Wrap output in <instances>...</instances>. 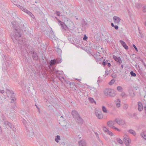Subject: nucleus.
Returning a JSON list of instances; mask_svg holds the SVG:
<instances>
[{
  "label": "nucleus",
  "instance_id": "obj_1",
  "mask_svg": "<svg viewBox=\"0 0 146 146\" xmlns=\"http://www.w3.org/2000/svg\"><path fill=\"white\" fill-rule=\"evenodd\" d=\"M12 27L14 29L15 34L10 35L11 38L14 43H18L19 44L24 45L25 41L23 40L21 37V32L20 27L18 25V23L14 21L12 23Z\"/></svg>",
  "mask_w": 146,
  "mask_h": 146
},
{
  "label": "nucleus",
  "instance_id": "obj_2",
  "mask_svg": "<svg viewBox=\"0 0 146 146\" xmlns=\"http://www.w3.org/2000/svg\"><path fill=\"white\" fill-rule=\"evenodd\" d=\"M26 121L23 122L27 130V135L30 137H32L34 135L33 129L32 127V125L30 123L25 124Z\"/></svg>",
  "mask_w": 146,
  "mask_h": 146
},
{
  "label": "nucleus",
  "instance_id": "obj_3",
  "mask_svg": "<svg viewBox=\"0 0 146 146\" xmlns=\"http://www.w3.org/2000/svg\"><path fill=\"white\" fill-rule=\"evenodd\" d=\"M104 94L106 96H110L112 97H113L116 95L115 91L113 90L107 88L104 91Z\"/></svg>",
  "mask_w": 146,
  "mask_h": 146
},
{
  "label": "nucleus",
  "instance_id": "obj_4",
  "mask_svg": "<svg viewBox=\"0 0 146 146\" xmlns=\"http://www.w3.org/2000/svg\"><path fill=\"white\" fill-rule=\"evenodd\" d=\"M61 60H59L57 59H55L51 60L50 61L49 63L48 64V65L49 68H50L53 65L56 64L57 63H61Z\"/></svg>",
  "mask_w": 146,
  "mask_h": 146
},
{
  "label": "nucleus",
  "instance_id": "obj_5",
  "mask_svg": "<svg viewBox=\"0 0 146 146\" xmlns=\"http://www.w3.org/2000/svg\"><path fill=\"white\" fill-rule=\"evenodd\" d=\"M95 111V115L99 119H102L103 117V115L101 110L96 108Z\"/></svg>",
  "mask_w": 146,
  "mask_h": 146
},
{
  "label": "nucleus",
  "instance_id": "obj_6",
  "mask_svg": "<svg viewBox=\"0 0 146 146\" xmlns=\"http://www.w3.org/2000/svg\"><path fill=\"white\" fill-rule=\"evenodd\" d=\"M61 27L62 29L65 31H67L68 29V28L65 23L61 21H59V23L58 24Z\"/></svg>",
  "mask_w": 146,
  "mask_h": 146
},
{
  "label": "nucleus",
  "instance_id": "obj_7",
  "mask_svg": "<svg viewBox=\"0 0 146 146\" xmlns=\"http://www.w3.org/2000/svg\"><path fill=\"white\" fill-rule=\"evenodd\" d=\"M115 121L118 125H123L125 124V121L123 120L118 118H116Z\"/></svg>",
  "mask_w": 146,
  "mask_h": 146
},
{
  "label": "nucleus",
  "instance_id": "obj_8",
  "mask_svg": "<svg viewBox=\"0 0 146 146\" xmlns=\"http://www.w3.org/2000/svg\"><path fill=\"white\" fill-rule=\"evenodd\" d=\"M113 58L114 59L118 64H120L121 63L122 61L119 57H117L116 56L113 55Z\"/></svg>",
  "mask_w": 146,
  "mask_h": 146
},
{
  "label": "nucleus",
  "instance_id": "obj_9",
  "mask_svg": "<svg viewBox=\"0 0 146 146\" xmlns=\"http://www.w3.org/2000/svg\"><path fill=\"white\" fill-rule=\"evenodd\" d=\"M105 39L106 40L107 42L109 44L110 43H111L113 41V38L110 34L107 37H106Z\"/></svg>",
  "mask_w": 146,
  "mask_h": 146
},
{
  "label": "nucleus",
  "instance_id": "obj_10",
  "mask_svg": "<svg viewBox=\"0 0 146 146\" xmlns=\"http://www.w3.org/2000/svg\"><path fill=\"white\" fill-rule=\"evenodd\" d=\"M71 114L74 119L80 115L78 112L75 110H73L71 112Z\"/></svg>",
  "mask_w": 146,
  "mask_h": 146
},
{
  "label": "nucleus",
  "instance_id": "obj_11",
  "mask_svg": "<svg viewBox=\"0 0 146 146\" xmlns=\"http://www.w3.org/2000/svg\"><path fill=\"white\" fill-rule=\"evenodd\" d=\"M7 90L8 91L10 92V93L11 94V98H12L11 100L13 102H14L16 100V98L15 97V94L11 90H10L9 89H7Z\"/></svg>",
  "mask_w": 146,
  "mask_h": 146
},
{
  "label": "nucleus",
  "instance_id": "obj_12",
  "mask_svg": "<svg viewBox=\"0 0 146 146\" xmlns=\"http://www.w3.org/2000/svg\"><path fill=\"white\" fill-rule=\"evenodd\" d=\"M76 122L78 124H81L83 122V119L81 118L80 115L74 119Z\"/></svg>",
  "mask_w": 146,
  "mask_h": 146
},
{
  "label": "nucleus",
  "instance_id": "obj_13",
  "mask_svg": "<svg viewBox=\"0 0 146 146\" xmlns=\"http://www.w3.org/2000/svg\"><path fill=\"white\" fill-rule=\"evenodd\" d=\"M31 54L32 58L33 59L35 60H37L38 59V57L37 55V53L35 52L34 51H31Z\"/></svg>",
  "mask_w": 146,
  "mask_h": 146
},
{
  "label": "nucleus",
  "instance_id": "obj_14",
  "mask_svg": "<svg viewBox=\"0 0 146 146\" xmlns=\"http://www.w3.org/2000/svg\"><path fill=\"white\" fill-rule=\"evenodd\" d=\"M81 24L82 27H89L88 24L85 21L84 19H83L81 22Z\"/></svg>",
  "mask_w": 146,
  "mask_h": 146
},
{
  "label": "nucleus",
  "instance_id": "obj_15",
  "mask_svg": "<svg viewBox=\"0 0 146 146\" xmlns=\"http://www.w3.org/2000/svg\"><path fill=\"white\" fill-rule=\"evenodd\" d=\"M120 42L125 50H127L128 49V46L126 45L125 43L122 40H120Z\"/></svg>",
  "mask_w": 146,
  "mask_h": 146
},
{
  "label": "nucleus",
  "instance_id": "obj_16",
  "mask_svg": "<svg viewBox=\"0 0 146 146\" xmlns=\"http://www.w3.org/2000/svg\"><path fill=\"white\" fill-rule=\"evenodd\" d=\"M113 19L115 23L119 24L121 20V19L119 17L115 16L113 17Z\"/></svg>",
  "mask_w": 146,
  "mask_h": 146
},
{
  "label": "nucleus",
  "instance_id": "obj_17",
  "mask_svg": "<svg viewBox=\"0 0 146 146\" xmlns=\"http://www.w3.org/2000/svg\"><path fill=\"white\" fill-rule=\"evenodd\" d=\"M115 121H110L107 122V124L108 126L112 128L114 126L113 125L115 124Z\"/></svg>",
  "mask_w": 146,
  "mask_h": 146
},
{
  "label": "nucleus",
  "instance_id": "obj_18",
  "mask_svg": "<svg viewBox=\"0 0 146 146\" xmlns=\"http://www.w3.org/2000/svg\"><path fill=\"white\" fill-rule=\"evenodd\" d=\"M138 110L140 111H141L143 109V105L142 103L140 102H139L138 104Z\"/></svg>",
  "mask_w": 146,
  "mask_h": 146
},
{
  "label": "nucleus",
  "instance_id": "obj_19",
  "mask_svg": "<svg viewBox=\"0 0 146 146\" xmlns=\"http://www.w3.org/2000/svg\"><path fill=\"white\" fill-rule=\"evenodd\" d=\"M27 24L26 23H25L23 25L21 26V30L23 31H24L25 32L27 30Z\"/></svg>",
  "mask_w": 146,
  "mask_h": 146
},
{
  "label": "nucleus",
  "instance_id": "obj_20",
  "mask_svg": "<svg viewBox=\"0 0 146 146\" xmlns=\"http://www.w3.org/2000/svg\"><path fill=\"white\" fill-rule=\"evenodd\" d=\"M79 146H86L85 141L84 140H81L79 141Z\"/></svg>",
  "mask_w": 146,
  "mask_h": 146
},
{
  "label": "nucleus",
  "instance_id": "obj_21",
  "mask_svg": "<svg viewBox=\"0 0 146 146\" xmlns=\"http://www.w3.org/2000/svg\"><path fill=\"white\" fill-rule=\"evenodd\" d=\"M89 101L92 103H94L95 104H96V102L94 100V99L92 98L89 97L88 98Z\"/></svg>",
  "mask_w": 146,
  "mask_h": 146
},
{
  "label": "nucleus",
  "instance_id": "obj_22",
  "mask_svg": "<svg viewBox=\"0 0 146 146\" xmlns=\"http://www.w3.org/2000/svg\"><path fill=\"white\" fill-rule=\"evenodd\" d=\"M128 132L133 135L135 136L136 135V133L132 129L129 130L128 131Z\"/></svg>",
  "mask_w": 146,
  "mask_h": 146
},
{
  "label": "nucleus",
  "instance_id": "obj_23",
  "mask_svg": "<svg viewBox=\"0 0 146 146\" xmlns=\"http://www.w3.org/2000/svg\"><path fill=\"white\" fill-rule=\"evenodd\" d=\"M117 102L116 104V106L117 108L119 107L120 106V100L119 99H118L117 100Z\"/></svg>",
  "mask_w": 146,
  "mask_h": 146
},
{
  "label": "nucleus",
  "instance_id": "obj_24",
  "mask_svg": "<svg viewBox=\"0 0 146 146\" xmlns=\"http://www.w3.org/2000/svg\"><path fill=\"white\" fill-rule=\"evenodd\" d=\"M102 110L105 113H107L108 111L106 107L104 106H102Z\"/></svg>",
  "mask_w": 146,
  "mask_h": 146
},
{
  "label": "nucleus",
  "instance_id": "obj_25",
  "mask_svg": "<svg viewBox=\"0 0 146 146\" xmlns=\"http://www.w3.org/2000/svg\"><path fill=\"white\" fill-rule=\"evenodd\" d=\"M123 140L125 144V143H128V141H129V143H130L131 141V140L129 139L128 138H126L125 137L123 139Z\"/></svg>",
  "mask_w": 146,
  "mask_h": 146
},
{
  "label": "nucleus",
  "instance_id": "obj_26",
  "mask_svg": "<svg viewBox=\"0 0 146 146\" xmlns=\"http://www.w3.org/2000/svg\"><path fill=\"white\" fill-rule=\"evenodd\" d=\"M60 140V136L58 135L56 136L55 139V141L57 143H58L59 142L58 140Z\"/></svg>",
  "mask_w": 146,
  "mask_h": 146
},
{
  "label": "nucleus",
  "instance_id": "obj_27",
  "mask_svg": "<svg viewBox=\"0 0 146 146\" xmlns=\"http://www.w3.org/2000/svg\"><path fill=\"white\" fill-rule=\"evenodd\" d=\"M26 13L29 15L32 18H33L35 17L34 15L28 10H27V11L26 12Z\"/></svg>",
  "mask_w": 146,
  "mask_h": 146
},
{
  "label": "nucleus",
  "instance_id": "obj_28",
  "mask_svg": "<svg viewBox=\"0 0 146 146\" xmlns=\"http://www.w3.org/2000/svg\"><path fill=\"white\" fill-rule=\"evenodd\" d=\"M117 90L119 92H122L123 90V88L122 87L120 86H118L117 87Z\"/></svg>",
  "mask_w": 146,
  "mask_h": 146
},
{
  "label": "nucleus",
  "instance_id": "obj_29",
  "mask_svg": "<svg viewBox=\"0 0 146 146\" xmlns=\"http://www.w3.org/2000/svg\"><path fill=\"white\" fill-rule=\"evenodd\" d=\"M135 6L138 8H139L142 7V5L141 3H137L135 4Z\"/></svg>",
  "mask_w": 146,
  "mask_h": 146
},
{
  "label": "nucleus",
  "instance_id": "obj_30",
  "mask_svg": "<svg viewBox=\"0 0 146 146\" xmlns=\"http://www.w3.org/2000/svg\"><path fill=\"white\" fill-rule=\"evenodd\" d=\"M116 140L117 142L120 144H122L123 143L122 140L119 138H117Z\"/></svg>",
  "mask_w": 146,
  "mask_h": 146
},
{
  "label": "nucleus",
  "instance_id": "obj_31",
  "mask_svg": "<svg viewBox=\"0 0 146 146\" xmlns=\"http://www.w3.org/2000/svg\"><path fill=\"white\" fill-rule=\"evenodd\" d=\"M115 80H114V79H113L111 80L110 82L109 83V84L110 85H111L113 84L114 82H115Z\"/></svg>",
  "mask_w": 146,
  "mask_h": 146
},
{
  "label": "nucleus",
  "instance_id": "obj_32",
  "mask_svg": "<svg viewBox=\"0 0 146 146\" xmlns=\"http://www.w3.org/2000/svg\"><path fill=\"white\" fill-rule=\"evenodd\" d=\"M21 10L22 11H24L26 13L27 11L28 10H27V9L25 8V7H23L22 6V7H21Z\"/></svg>",
  "mask_w": 146,
  "mask_h": 146
},
{
  "label": "nucleus",
  "instance_id": "obj_33",
  "mask_svg": "<svg viewBox=\"0 0 146 146\" xmlns=\"http://www.w3.org/2000/svg\"><path fill=\"white\" fill-rule=\"evenodd\" d=\"M130 74L132 76L135 77L136 76V74L133 71H131L130 72Z\"/></svg>",
  "mask_w": 146,
  "mask_h": 146
},
{
  "label": "nucleus",
  "instance_id": "obj_34",
  "mask_svg": "<svg viewBox=\"0 0 146 146\" xmlns=\"http://www.w3.org/2000/svg\"><path fill=\"white\" fill-rule=\"evenodd\" d=\"M107 132L106 133L108 134L111 136H112L113 135V134L109 130H108L107 131Z\"/></svg>",
  "mask_w": 146,
  "mask_h": 146
},
{
  "label": "nucleus",
  "instance_id": "obj_35",
  "mask_svg": "<svg viewBox=\"0 0 146 146\" xmlns=\"http://www.w3.org/2000/svg\"><path fill=\"white\" fill-rule=\"evenodd\" d=\"M10 128L13 131H16V129L13 125H12L11 126V127Z\"/></svg>",
  "mask_w": 146,
  "mask_h": 146
},
{
  "label": "nucleus",
  "instance_id": "obj_36",
  "mask_svg": "<svg viewBox=\"0 0 146 146\" xmlns=\"http://www.w3.org/2000/svg\"><path fill=\"white\" fill-rule=\"evenodd\" d=\"M56 51L57 53L60 54L62 53V50L61 49L58 48H57Z\"/></svg>",
  "mask_w": 146,
  "mask_h": 146
},
{
  "label": "nucleus",
  "instance_id": "obj_37",
  "mask_svg": "<svg viewBox=\"0 0 146 146\" xmlns=\"http://www.w3.org/2000/svg\"><path fill=\"white\" fill-rule=\"evenodd\" d=\"M105 59L103 61V62H102V65L104 66H106V65L108 63V62H107L106 61V60H105Z\"/></svg>",
  "mask_w": 146,
  "mask_h": 146
},
{
  "label": "nucleus",
  "instance_id": "obj_38",
  "mask_svg": "<svg viewBox=\"0 0 146 146\" xmlns=\"http://www.w3.org/2000/svg\"><path fill=\"white\" fill-rule=\"evenodd\" d=\"M58 71L56 69H55L54 68H53L52 72L55 73L57 74L58 73Z\"/></svg>",
  "mask_w": 146,
  "mask_h": 146
},
{
  "label": "nucleus",
  "instance_id": "obj_39",
  "mask_svg": "<svg viewBox=\"0 0 146 146\" xmlns=\"http://www.w3.org/2000/svg\"><path fill=\"white\" fill-rule=\"evenodd\" d=\"M121 95L122 98H123L125 97L126 94L125 93L123 92L121 93Z\"/></svg>",
  "mask_w": 146,
  "mask_h": 146
},
{
  "label": "nucleus",
  "instance_id": "obj_40",
  "mask_svg": "<svg viewBox=\"0 0 146 146\" xmlns=\"http://www.w3.org/2000/svg\"><path fill=\"white\" fill-rule=\"evenodd\" d=\"M130 95L132 97H135V93L134 92H133L132 93H130Z\"/></svg>",
  "mask_w": 146,
  "mask_h": 146
},
{
  "label": "nucleus",
  "instance_id": "obj_41",
  "mask_svg": "<svg viewBox=\"0 0 146 146\" xmlns=\"http://www.w3.org/2000/svg\"><path fill=\"white\" fill-rule=\"evenodd\" d=\"M143 11L144 12H146V5H145L143 7Z\"/></svg>",
  "mask_w": 146,
  "mask_h": 146
},
{
  "label": "nucleus",
  "instance_id": "obj_42",
  "mask_svg": "<svg viewBox=\"0 0 146 146\" xmlns=\"http://www.w3.org/2000/svg\"><path fill=\"white\" fill-rule=\"evenodd\" d=\"M55 13L58 16H60V13L59 11H56Z\"/></svg>",
  "mask_w": 146,
  "mask_h": 146
},
{
  "label": "nucleus",
  "instance_id": "obj_43",
  "mask_svg": "<svg viewBox=\"0 0 146 146\" xmlns=\"http://www.w3.org/2000/svg\"><path fill=\"white\" fill-rule=\"evenodd\" d=\"M88 38V37L86 36V35H84V37L83 38V40H86Z\"/></svg>",
  "mask_w": 146,
  "mask_h": 146
},
{
  "label": "nucleus",
  "instance_id": "obj_44",
  "mask_svg": "<svg viewBox=\"0 0 146 146\" xmlns=\"http://www.w3.org/2000/svg\"><path fill=\"white\" fill-rule=\"evenodd\" d=\"M91 54L92 55V56L96 59H97V58H96V56H97L96 54L94 53H93L92 54Z\"/></svg>",
  "mask_w": 146,
  "mask_h": 146
},
{
  "label": "nucleus",
  "instance_id": "obj_45",
  "mask_svg": "<svg viewBox=\"0 0 146 146\" xmlns=\"http://www.w3.org/2000/svg\"><path fill=\"white\" fill-rule=\"evenodd\" d=\"M112 128L113 129H114L115 130L117 131H120V130L119 129H118L117 128L115 127V126H113Z\"/></svg>",
  "mask_w": 146,
  "mask_h": 146
},
{
  "label": "nucleus",
  "instance_id": "obj_46",
  "mask_svg": "<svg viewBox=\"0 0 146 146\" xmlns=\"http://www.w3.org/2000/svg\"><path fill=\"white\" fill-rule=\"evenodd\" d=\"M111 76L112 78H116L117 76V75L116 74H111Z\"/></svg>",
  "mask_w": 146,
  "mask_h": 146
},
{
  "label": "nucleus",
  "instance_id": "obj_47",
  "mask_svg": "<svg viewBox=\"0 0 146 146\" xmlns=\"http://www.w3.org/2000/svg\"><path fill=\"white\" fill-rule=\"evenodd\" d=\"M103 130L106 133H107V131L108 130L106 127H103Z\"/></svg>",
  "mask_w": 146,
  "mask_h": 146
},
{
  "label": "nucleus",
  "instance_id": "obj_48",
  "mask_svg": "<svg viewBox=\"0 0 146 146\" xmlns=\"http://www.w3.org/2000/svg\"><path fill=\"white\" fill-rule=\"evenodd\" d=\"M128 107V106L127 104L124 105L123 108L124 109L126 110Z\"/></svg>",
  "mask_w": 146,
  "mask_h": 146
},
{
  "label": "nucleus",
  "instance_id": "obj_49",
  "mask_svg": "<svg viewBox=\"0 0 146 146\" xmlns=\"http://www.w3.org/2000/svg\"><path fill=\"white\" fill-rule=\"evenodd\" d=\"M137 114L136 113H134L133 114V116L135 117V119H138V117L137 116Z\"/></svg>",
  "mask_w": 146,
  "mask_h": 146
},
{
  "label": "nucleus",
  "instance_id": "obj_50",
  "mask_svg": "<svg viewBox=\"0 0 146 146\" xmlns=\"http://www.w3.org/2000/svg\"><path fill=\"white\" fill-rule=\"evenodd\" d=\"M133 47L135 49V50L138 52V50L136 47V46H135V44H133Z\"/></svg>",
  "mask_w": 146,
  "mask_h": 146
},
{
  "label": "nucleus",
  "instance_id": "obj_51",
  "mask_svg": "<svg viewBox=\"0 0 146 146\" xmlns=\"http://www.w3.org/2000/svg\"><path fill=\"white\" fill-rule=\"evenodd\" d=\"M7 125H8L10 127L12 125V124L9 122H7Z\"/></svg>",
  "mask_w": 146,
  "mask_h": 146
},
{
  "label": "nucleus",
  "instance_id": "obj_52",
  "mask_svg": "<svg viewBox=\"0 0 146 146\" xmlns=\"http://www.w3.org/2000/svg\"><path fill=\"white\" fill-rule=\"evenodd\" d=\"M27 53H28V52H27V51L26 50H25V52H24V54H23V56H25H25H26V54H27Z\"/></svg>",
  "mask_w": 146,
  "mask_h": 146
},
{
  "label": "nucleus",
  "instance_id": "obj_53",
  "mask_svg": "<svg viewBox=\"0 0 146 146\" xmlns=\"http://www.w3.org/2000/svg\"><path fill=\"white\" fill-rule=\"evenodd\" d=\"M113 27H114L116 30H117L118 29V27L117 25H114Z\"/></svg>",
  "mask_w": 146,
  "mask_h": 146
},
{
  "label": "nucleus",
  "instance_id": "obj_54",
  "mask_svg": "<svg viewBox=\"0 0 146 146\" xmlns=\"http://www.w3.org/2000/svg\"><path fill=\"white\" fill-rule=\"evenodd\" d=\"M129 143H129V141H128V143H125V145H126V146H131L129 145Z\"/></svg>",
  "mask_w": 146,
  "mask_h": 146
},
{
  "label": "nucleus",
  "instance_id": "obj_55",
  "mask_svg": "<svg viewBox=\"0 0 146 146\" xmlns=\"http://www.w3.org/2000/svg\"><path fill=\"white\" fill-rule=\"evenodd\" d=\"M142 136L144 138L145 140H146V135L142 134Z\"/></svg>",
  "mask_w": 146,
  "mask_h": 146
},
{
  "label": "nucleus",
  "instance_id": "obj_56",
  "mask_svg": "<svg viewBox=\"0 0 146 146\" xmlns=\"http://www.w3.org/2000/svg\"><path fill=\"white\" fill-rule=\"evenodd\" d=\"M139 36L140 37H141L142 38H144V35L142 33H140V35H139Z\"/></svg>",
  "mask_w": 146,
  "mask_h": 146
},
{
  "label": "nucleus",
  "instance_id": "obj_57",
  "mask_svg": "<svg viewBox=\"0 0 146 146\" xmlns=\"http://www.w3.org/2000/svg\"><path fill=\"white\" fill-rule=\"evenodd\" d=\"M66 82L68 84H69V85H70V86L71 85V83L69 81H67V82Z\"/></svg>",
  "mask_w": 146,
  "mask_h": 146
},
{
  "label": "nucleus",
  "instance_id": "obj_58",
  "mask_svg": "<svg viewBox=\"0 0 146 146\" xmlns=\"http://www.w3.org/2000/svg\"><path fill=\"white\" fill-rule=\"evenodd\" d=\"M107 66L109 67H110L111 66V64L110 63H108L107 64Z\"/></svg>",
  "mask_w": 146,
  "mask_h": 146
},
{
  "label": "nucleus",
  "instance_id": "obj_59",
  "mask_svg": "<svg viewBox=\"0 0 146 146\" xmlns=\"http://www.w3.org/2000/svg\"><path fill=\"white\" fill-rule=\"evenodd\" d=\"M55 18L58 21V24L59 23V21H60V20L56 17H55Z\"/></svg>",
  "mask_w": 146,
  "mask_h": 146
},
{
  "label": "nucleus",
  "instance_id": "obj_60",
  "mask_svg": "<svg viewBox=\"0 0 146 146\" xmlns=\"http://www.w3.org/2000/svg\"><path fill=\"white\" fill-rule=\"evenodd\" d=\"M65 144V143L64 142H62L61 143V145H64Z\"/></svg>",
  "mask_w": 146,
  "mask_h": 146
},
{
  "label": "nucleus",
  "instance_id": "obj_61",
  "mask_svg": "<svg viewBox=\"0 0 146 146\" xmlns=\"http://www.w3.org/2000/svg\"><path fill=\"white\" fill-rule=\"evenodd\" d=\"M0 92L1 93L3 94L4 92V90H1Z\"/></svg>",
  "mask_w": 146,
  "mask_h": 146
},
{
  "label": "nucleus",
  "instance_id": "obj_62",
  "mask_svg": "<svg viewBox=\"0 0 146 146\" xmlns=\"http://www.w3.org/2000/svg\"><path fill=\"white\" fill-rule=\"evenodd\" d=\"M2 133V131L1 129V128L0 126V134H1Z\"/></svg>",
  "mask_w": 146,
  "mask_h": 146
},
{
  "label": "nucleus",
  "instance_id": "obj_63",
  "mask_svg": "<svg viewBox=\"0 0 146 146\" xmlns=\"http://www.w3.org/2000/svg\"><path fill=\"white\" fill-rule=\"evenodd\" d=\"M111 26L112 27H114V24H113V23H111Z\"/></svg>",
  "mask_w": 146,
  "mask_h": 146
},
{
  "label": "nucleus",
  "instance_id": "obj_64",
  "mask_svg": "<svg viewBox=\"0 0 146 146\" xmlns=\"http://www.w3.org/2000/svg\"><path fill=\"white\" fill-rule=\"evenodd\" d=\"M105 73L106 75H108V72L107 70L105 71Z\"/></svg>",
  "mask_w": 146,
  "mask_h": 146
}]
</instances>
